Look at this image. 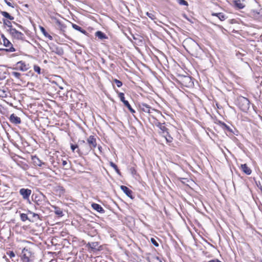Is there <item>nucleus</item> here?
<instances>
[{
	"mask_svg": "<svg viewBox=\"0 0 262 262\" xmlns=\"http://www.w3.org/2000/svg\"><path fill=\"white\" fill-rule=\"evenodd\" d=\"M139 107L140 110L145 113H150V110L151 109V107L145 103H140L139 104Z\"/></svg>",
	"mask_w": 262,
	"mask_h": 262,
	"instance_id": "12",
	"label": "nucleus"
},
{
	"mask_svg": "<svg viewBox=\"0 0 262 262\" xmlns=\"http://www.w3.org/2000/svg\"><path fill=\"white\" fill-rule=\"evenodd\" d=\"M146 14L149 18H150L152 20H154L156 18L155 15L153 14L152 13H149L147 12H146Z\"/></svg>",
	"mask_w": 262,
	"mask_h": 262,
	"instance_id": "35",
	"label": "nucleus"
},
{
	"mask_svg": "<svg viewBox=\"0 0 262 262\" xmlns=\"http://www.w3.org/2000/svg\"><path fill=\"white\" fill-rule=\"evenodd\" d=\"M32 160L33 164L35 166H41L44 163L42 162L36 156L32 157Z\"/></svg>",
	"mask_w": 262,
	"mask_h": 262,
	"instance_id": "17",
	"label": "nucleus"
},
{
	"mask_svg": "<svg viewBox=\"0 0 262 262\" xmlns=\"http://www.w3.org/2000/svg\"><path fill=\"white\" fill-rule=\"evenodd\" d=\"M212 15L217 17L222 21L225 20L227 18L226 15L223 13H213L212 14Z\"/></svg>",
	"mask_w": 262,
	"mask_h": 262,
	"instance_id": "20",
	"label": "nucleus"
},
{
	"mask_svg": "<svg viewBox=\"0 0 262 262\" xmlns=\"http://www.w3.org/2000/svg\"><path fill=\"white\" fill-rule=\"evenodd\" d=\"M101 147H98V148H99V150H100V149H101Z\"/></svg>",
	"mask_w": 262,
	"mask_h": 262,
	"instance_id": "51",
	"label": "nucleus"
},
{
	"mask_svg": "<svg viewBox=\"0 0 262 262\" xmlns=\"http://www.w3.org/2000/svg\"><path fill=\"white\" fill-rule=\"evenodd\" d=\"M90 149H94L97 146L96 139L94 136H90L87 139Z\"/></svg>",
	"mask_w": 262,
	"mask_h": 262,
	"instance_id": "8",
	"label": "nucleus"
},
{
	"mask_svg": "<svg viewBox=\"0 0 262 262\" xmlns=\"http://www.w3.org/2000/svg\"><path fill=\"white\" fill-rule=\"evenodd\" d=\"M1 37L3 39L4 46L6 47H10L9 48L6 49V51L11 52L15 51V49L13 47L11 42L7 39L4 34H1Z\"/></svg>",
	"mask_w": 262,
	"mask_h": 262,
	"instance_id": "4",
	"label": "nucleus"
},
{
	"mask_svg": "<svg viewBox=\"0 0 262 262\" xmlns=\"http://www.w3.org/2000/svg\"><path fill=\"white\" fill-rule=\"evenodd\" d=\"M95 35L96 37H97L98 38L100 39H103L104 38H106V35L101 31H98L95 33Z\"/></svg>",
	"mask_w": 262,
	"mask_h": 262,
	"instance_id": "22",
	"label": "nucleus"
},
{
	"mask_svg": "<svg viewBox=\"0 0 262 262\" xmlns=\"http://www.w3.org/2000/svg\"><path fill=\"white\" fill-rule=\"evenodd\" d=\"M3 23H4V25L7 26L9 28V29L8 30V31H9V30H11V29H14L12 27L11 22L9 20H5V19H3Z\"/></svg>",
	"mask_w": 262,
	"mask_h": 262,
	"instance_id": "26",
	"label": "nucleus"
},
{
	"mask_svg": "<svg viewBox=\"0 0 262 262\" xmlns=\"http://www.w3.org/2000/svg\"><path fill=\"white\" fill-rule=\"evenodd\" d=\"M1 14L5 17L9 19L10 20H12L14 19V17L10 15L9 13L6 11H1Z\"/></svg>",
	"mask_w": 262,
	"mask_h": 262,
	"instance_id": "23",
	"label": "nucleus"
},
{
	"mask_svg": "<svg viewBox=\"0 0 262 262\" xmlns=\"http://www.w3.org/2000/svg\"><path fill=\"white\" fill-rule=\"evenodd\" d=\"M250 102L246 97L241 96L238 98V105L240 109L245 112H246L250 107Z\"/></svg>",
	"mask_w": 262,
	"mask_h": 262,
	"instance_id": "2",
	"label": "nucleus"
},
{
	"mask_svg": "<svg viewBox=\"0 0 262 262\" xmlns=\"http://www.w3.org/2000/svg\"><path fill=\"white\" fill-rule=\"evenodd\" d=\"M5 3L7 4V5L10 7H11L12 8H13V5H12V4L9 2H8L7 0H5Z\"/></svg>",
	"mask_w": 262,
	"mask_h": 262,
	"instance_id": "42",
	"label": "nucleus"
},
{
	"mask_svg": "<svg viewBox=\"0 0 262 262\" xmlns=\"http://www.w3.org/2000/svg\"><path fill=\"white\" fill-rule=\"evenodd\" d=\"M20 256L23 262H32L33 261V253L29 248H23Z\"/></svg>",
	"mask_w": 262,
	"mask_h": 262,
	"instance_id": "1",
	"label": "nucleus"
},
{
	"mask_svg": "<svg viewBox=\"0 0 262 262\" xmlns=\"http://www.w3.org/2000/svg\"><path fill=\"white\" fill-rule=\"evenodd\" d=\"M19 193L24 199L27 200L29 199L31 193V190L29 189L21 188L19 190Z\"/></svg>",
	"mask_w": 262,
	"mask_h": 262,
	"instance_id": "10",
	"label": "nucleus"
},
{
	"mask_svg": "<svg viewBox=\"0 0 262 262\" xmlns=\"http://www.w3.org/2000/svg\"><path fill=\"white\" fill-rule=\"evenodd\" d=\"M33 69H34V70L35 72L37 73L38 74H40L41 69L39 66H38L37 65H35V66H34Z\"/></svg>",
	"mask_w": 262,
	"mask_h": 262,
	"instance_id": "32",
	"label": "nucleus"
},
{
	"mask_svg": "<svg viewBox=\"0 0 262 262\" xmlns=\"http://www.w3.org/2000/svg\"><path fill=\"white\" fill-rule=\"evenodd\" d=\"M71 148L73 152H76L78 154L80 153L78 146L77 144H71Z\"/></svg>",
	"mask_w": 262,
	"mask_h": 262,
	"instance_id": "25",
	"label": "nucleus"
},
{
	"mask_svg": "<svg viewBox=\"0 0 262 262\" xmlns=\"http://www.w3.org/2000/svg\"><path fill=\"white\" fill-rule=\"evenodd\" d=\"M184 43L185 44H191L193 45H198L197 43L191 38H188L184 40Z\"/></svg>",
	"mask_w": 262,
	"mask_h": 262,
	"instance_id": "27",
	"label": "nucleus"
},
{
	"mask_svg": "<svg viewBox=\"0 0 262 262\" xmlns=\"http://www.w3.org/2000/svg\"><path fill=\"white\" fill-rule=\"evenodd\" d=\"M156 126L160 129L159 133L161 134L163 137H165V134H168L167 128L165 126L164 124L157 121L155 123Z\"/></svg>",
	"mask_w": 262,
	"mask_h": 262,
	"instance_id": "7",
	"label": "nucleus"
},
{
	"mask_svg": "<svg viewBox=\"0 0 262 262\" xmlns=\"http://www.w3.org/2000/svg\"><path fill=\"white\" fill-rule=\"evenodd\" d=\"M9 32L13 39L26 41L25 35L21 32L17 31L16 29H11V30H9Z\"/></svg>",
	"mask_w": 262,
	"mask_h": 262,
	"instance_id": "3",
	"label": "nucleus"
},
{
	"mask_svg": "<svg viewBox=\"0 0 262 262\" xmlns=\"http://www.w3.org/2000/svg\"><path fill=\"white\" fill-rule=\"evenodd\" d=\"M182 84L186 87H190L193 85L191 77L188 76H184L181 78Z\"/></svg>",
	"mask_w": 262,
	"mask_h": 262,
	"instance_id": "5",
	"label": "nucleus"
},
{
	"mask_svg": "<svg viewBox=\"0 0 262 262\" xmlns=\"http://www.w3.org/2000/svg\"><path fill=\"white\" fill-rule=\"evenodd\" d=\"M130 171L133 175H135L137 173V171L134 167H131L130 168Z\"/></svg>",
	"mask_w": 262,
	"mask_h": 262,
	"instance_id": "41",
	"label": "nucleus"
},
{
	"mask_svg": "<svg viewBox=\"0 0 262 262\" xmlns=\"http://www.w3.org/2000/svg\"><path fill=\"white\" fill-rule=\"evenodd\" d=\"M259 188H260V190H261V192H262V186H260V187H259Z\"/></svg>",
	"mask_w": 262,
	"mask_h": 262,
	"instance_id": "50",
	"label": "nucleus"
},
{
	"mask_svg": "<svg viewBox=\"0 0 262 262\" xmlns=\"http://www.w3.org/2000/svg\"><path fill=\"white\" fill-rule=\"evenodd\" d=\"M220 124L224 129H226L227 130L230 132H232V130L230 128L229 126L226 125L225 123L220 122Z\"/></svg>",
	"mask_w": 262,
	"mask_h": 262,
	"instance_id": "28",
	"label": "nucleus"
},
{
	"mask_svg": "<svg viewBox=\"0 0 262 262\" xmlns=\"http://www.w3.org/2000/svg\"><path fill=\"white\" fill-rule=\"evenodd\" d=\"M121 189L125 193V194L129 198L132 199V191L129 189L127 187L123 185L120 186Z\"/></svg>",
	"mask_w": 262,
	"mask_h": 262,
	"instance_id": "15",
	"label": "nucleus"
},
{
	"mask_svg": "<svg viewBox=\"0 0 262 262\" xmlns=\"http://www.w3.org/2000/svg\"><path fill=\"white\" fill-rule=\"evenodd\" d=\"M12 75L17 79H19L21 75L20 73L17 72H12Z\"/></svg>",
	"mask_w": 262,
	"mask_h": 262,
	"instance_id": "33",
	"label": "nucleus"
},
{
	"mask_svg": "<svg viewBox=\"0 0 262 262\" xmlns=\"http://www.w3.org/2000/svg\"><path fill=\"white\" fill-rule=\"evenodd\" d=\"M86 246L93 251H99L101 250L100 247H99V243L97 242H89L86 244Z\"/></svg>",
	"mask_w": 262,
	"mask_h": 262,
	"instance_id": "11",
	"label": "nucleus"
},
{
	"mask_svg": "<svg viewBox=\"0 0 262 262\" xmlns=\"http://www.w3.org/2000/svg\"><path fill=\"white\" fill-rule=\"evenodd\" d=\"M10 92L8 89L7 88H3L0 89V97L7 98L9 96Z\"/></svg>",
	"mask_w": 262,
	"mask_h": 262,
	"instance_id": "16",
	"label": "nucleus"
},
{
	"mask_svg": "<svg viewBox=\"0 0 262 262\" xmlns=\"http://www.w3.org/2000/svg\"><path fill=\"white\" fill-rule=\"evenodd\" d=\"M16 69L24 72L27 71L29 68L28 65H27L24 61H19L16 63Z\"/></svg>",
	"mask_w": 262,
	"mask_h": 262,
	"instance_id": "9",
	"label": "nucleus"
},
{
	"mask_svg": "<svg viewBox=\"0 0 262 262\" xmlns=\"http://www.w3.org/2000/svg\"><path fill=\"white\" fill-rule=\"evenodd\" d=\"M72 26L74 29L78 30V31H81V28L79 27V26L73 24L71 22L68 21V23H67V27H70Z\"/></svg>",
	"mask_w": 262,
	"mask_h": 262,
	"instance_id": "21",
	"label": "nucleus"
},
{
	"mask_svg": "<svg viewBox=\"0 0 262 262\" xmlns=\"http://www.w3.org/2000/svg\"><path fill=\"white\" fill-rule=\"evenodd\" d=\"M40 29L41 32L46 37L49 38L50 40L52 39V37L47 33L46 29L43 27L40 26Z\"/></svg>",
	"mask_w": 262,
	"mask_h": 262,
	"instance_id": "24",
	"label": "nucleus"
},
{
	"mask_svg": "<svg viewBox=\"0 0 262 262\" xmlns=\"http://www.w3.org/2000/svg\"><path fill=\"white\" fill-rule=\"evenodd\" d=\"M114 82H115V83L116 84L117 87H118V88H120V87H121L122 85V82L121 81L119 80H117V79H115L114 80Z\"/></svg>",
	"mask_w": 262,
	"mask_h": 262,
	"instance_id": "39",
	"label": "nucleus"
},
{
	"mask_svg": "<svg viewBox=\"0 0 262 262\" xmlns=\"http://www.w3.org/2000/svg\"><path fill=\"white\" fill-rule=\"evenodd\" d=\"M36 215H37V214H35V213H33V216H36Z\"/></svg>",
	"mask_w": 262,
	"mask_h": 262,
	"instance_id": "49",
	"label": "nucleus"
},
{
	"mask_svg": "<svg viewBox=\"0 0 262 262\" xmlns=\"http://www.w3.org/2000/svg\"><path fill=\"white\" fill-rule=\"evenodd\" d=\"M10 121L14 124H18L21 123V119L19 117L16 116L14 114H12L9 117Z\"/></svg>",
	"mask_w": 262,
	"mask_h": 262,
	"instance_id": "14",
	"label": "nucleus"
},
{
	"mask_svg": "<svg viewBox=\"0 0 262 262\" xmlns=\"http://www.w3.org/2000/svg\"><path fill=\"white\" fill-rule=\"evenodd\" d=\"M62 164H63V165H66V161H64V160L62 161Z\"/></svg>",
	"mask_w": 262,
	"mask_h": 262,
	"instance_id": "47",
	"label": "nucleus"
},
{
	"mask_svg": "<svg viewBox=\"0 0 262 262\" xmlns=\"http://www.w3.org/2000/svg\"><path fill=\"white\" fill-rule=\"evenodd\" d=\"M79 31L80 32H81L82 33H83V34H85L86 35H88V33L86 32V31L85 30L82 29V28H81V31Z\"/></svg>",
	"mask_w": 262,
	"mask_h": 262,
	"instance_id": "43",
	"label": "nucleus"
},
{
	"mask_svg": "<svg viewBox=\"0 0 262 262\" xmlns=\"http://www.w3.org/2000/svg\"><path fill=\"white\" fill-rule=\"evenodd\" d=\"M178 3L181 5L187 6L188 3L185 0H177Z\"/></svg>",
	"mask_w": 262,
	"mask_h": 262,
	"instance_id": "34",
	"label": "nucleus"
},
{
	"mask_svg": "<svg viewBox=\"0 0 262 262\" xmlns=\"http://www.w3.org/2000/svg\"><path fill=\"white\" fill-rule=\"evenodd\" d=\"M20 216L21 221L23 222H25L28 220V215L25 213H21Z\"/></svg>",
	"mask_w": 262,
	"mask_h": 262,
	"instance_id": "31",
	"label": "nucleus"
},
{
	"mask_svg": "<svg viewBox=\"0 0 262 262\" xmlns=\"http://www.w3.org/2000/svg\"><path fill=\"white\" fill-rule=\"evenodd\" d=\"M120 100L124 103V104L128 108V109L132 113L135 112V110L132 108L129 102L125 100L124 93L120 92L118 94Z\"/></svg>",
	"mask_w": 262,
	"mask_h": 262,
	"instance_id": "6",
	"label": "nucleus"
},
{
	"mask_svg": "<svg viewBox=\"0 0 262 262\" xmlns=\"http://www.w3.org/2000/svg\"><path fill=\"white\" fill-rule=\"evenodd\" d=\"M56 214H58V215H62V212L60 210H57L56 211Z\"/></svg>",
	"mask_w": 262,
	"mask_h": 262,
	"instance_id": "44",
	"label": "nucleus"
},
{
	"mask_svg": "<svg viewBox=\"0 0 262 262\" xmlns=\"http://www.w3.org/2000/svg\"><path fill=\"white\" fill-rule=\"evenodd\" d=\"M19 28H22V26L19 25H18V24H16Z\"/></svg>",
	"mask_w": 262,
	"mask_h": 262,
	"instance_id": "48",
	"label": "nucleus"
},
{
	"mask_svg": "<svg viewBox=\"0 0 262 262\" xmlns=\"http://www.w3.org/2000/svg\"><path fill=\"white\" fill-rule=\"evenodd\" d=\"M161 260L160 258L158 256H153L150 258L149 262H159Z\"/></svg>",
	"mask_w": 262,
	"mask_h": 262,
	"instance_id": "30",
	"label": "nucleus"
},
{
	"mask_svg": "<svg viewBox=\"0 0 262 262\" xmlns=\"http://www.w3.org/2000/svg\"><path fill=\"white\" fill-rule=\"evenodd\" d=\"M7 254L9 256V257L12 258L13 257H14L15 256V253L13 251H9L7 252Z\"/></svg>",
	"mask_w": 262,
	"mask_h": 262,
	"instance_id": "40",
	"label": "nucleus"
},
{
	"mask_svg": "<svg viewBox=\"0 0 262 262\" xmlns=\"http://www.w3.org/2000/svg\"><path fill=\"white\" fill-rule=\"evenodd\" d=\"M167 142H171L172 140V138L170 137L168 134H165V137H164Z\"/></svg>",
	"mask_w": 262,
	"mask_h": 262,
	"instance_id": "36",
	"label": "nucleus"
},
{
	"mask_svg": "<svg viewBox=\"0 0 262 262\" xmlns=\"http://www.w3.org/2000/svg\"><path fill=\"white\" fill-rule=\"evenodd\" d=\"M49 262H57V261L55 259H52Z\"/></svg>",
	"mask_w": 262,
	"mask_h": 262,
	"instance_id": "46",
	"label": "nucleus"
},
{
	"mask_svg": "<svg viewBox=\"0 0 262 262\" xmlns=\"http://www.w3.org/2000/svg\"><path fill=\"white\" fill-rule=\"evenodd\" d=\"M243 2L244 0H233L232 1V4L235 8L241 9L245 6Z\"/></svg>",
	"mask_w": 262,
	"mask_h": 262,
	"instance_id": "13",
	"label": "nucleus"
},
{
	"mask_svg": "<svg viewBox=\"0 0 262 262\" xmlns=\"http://www.w3.org/2000/svg\"><path fill=\"white\" fill-rule=\"evenodd\" d=\"M159 262H162V260H161Z\"/></svg>",
	"mask_w": 262,
	"mask_h": 262,
	"instance_id": "52",
	"label": "nucleus"
},
{
	"mask_svg": "<svg viewBox=\"0 0 262 262\" xmlns=\"http://www.w3.org/2000/svg\"><path fill=\"white\" fill-rule=\"evenodd\" d=\"M63 50L60 48H57L56 53L58 55H62L63 54Z\"/></svg>",
	"mask_w": 262,
	"mask_h": 262,
	"instance_id": "38",
	"label": "nucleus"
},
{
	"mask_svg": "<svg viewBox=\"0 0 262 262\" xmlns=\"http://www.w3.org/2000/svg\"><path fill=\"white\" fill-rule=\"evenodd\" d=\"M241 168L246 174L249 175L251 173L252 171L251 169L248 167L246 164H242L241 165Z\"/></svg>",
	"mask_w": 262,
	"mask_h": 262,
	"instance_id": "19",
	"label": "nucleus"
},
{
	"mask_svg": "<svg viewBox=\"0 0 262 262\" xmlns=\"http://www.w3.org/2000/svg\"><path fill=\"white\" fill-rule=\"evenodd\" d=\"M110 164L111 166L112 167L116 170V171L117 173L120 172V171H119L117 166L115 163H114L113 162H111L110 163Z\"/></svg>",
	"mask_w": 262,
	"mask_h": 262,
	"instance_id": "29",
	"label": "nucleus"
},
{
	"mask_svg": "<svg viewBox=\"0 0 262 262\" xmlns=\"http://www.w3.org/2000/svg\"><path fill=\"white\" fill-rule=\"evenodd\" d=\"M150 242L155 247H157L159 246V244L154 238H151Z\"/></svg>",
	"mask_w": 262,
	"mask_h": 262,
	"instance_id": "37",
	"label": "nucleus"
},
{
	"mask_svg": "<svg viewBox=\"0 0 262 262\" xmlns=\"http://www.w3.org/2000/svg\"><path fill=\"white\" fill-rule=\"evenodd\" d=\"M92 207L93 209L96 210L99 213H103L105 211L103 208L99 204L96 203H93L92 204Z\"/></svg>",
	"mask_w": 262,
	"mask_h": 262,
	"instance_id": "18",
	"label": "nucleus"
},
{
	"mask_svg": "<svg viewBox=\"0 0 262 262\" xmlns=\"http://www.w3.org/2000/svg\"><path fill=\"white\" fill-rule=\"evenodd\" d=\"M71 92L70 91H67L66 97H68L69 94H70V95L71 96Z\"/></svg>",
	"mask_w": 262,
	"mask_h": 262,
	"instance_id": "45",
	"label": "nucleus"
}]
</instances>
